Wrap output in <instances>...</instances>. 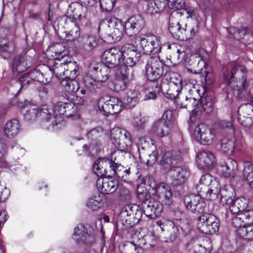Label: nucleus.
<instances>
[{
	"label": "nucleus",
	"mask_w": 253,
	"mask_h": 253,
	"mask_svg": "<svg viewBox=\"0 0 253 253\" xmlns=\"http://www.w3.org/2000/svg\"><path fill=\"white\" fill-rule=\"evenodd\" d=\"M144 26V20L138 15L131 17L125 23L118 19H112L109 27L113 32L106 34L104 38L108 42H115L121 40L124 33L129 37L137 35Z\"/></svg>",
	"instance_id": "f257e3e1"
},
{
	"label": "nucleus",
	"mask_w": 253,
	"mask_h": 253,
	"mask_svg": "<svg viewBox=\"0 0 253 253\" xmlns=\"http://www.w3.org/2000/svg\"><path fill=\"white\" fill-rule=\"evenodd\" d=\"M247 71L244 66L236 62H231L223 68V76L227 84L237 92V94L242 97V93L247 84Z\"/></svg>",
	"instance_id": "f03ea898"
},
{
	"label": "nucleus",
	"mask_w": 253,
	"mask_h": 253,
	"mask_svg": "<svg viewBox=\"0 0 253 253\" xmlns=\"http://www.w3.org/2000/svg\"><path fill=\"white\" fill-rule=\"evenodd\" d=\"M54 112L53 108L47 105H43L39 108L33 104H26L22 108V113L24 119L27 121H34L38 115L41 116L42 127L50 129L57 124V120L52 114Z\"/></svg>",
	"instance_id": "7ed1b4c3"
},
{
	"label": "nucleus",
	"mask_w": 253,
	"mask_h": 253,
	"mask_svg": "<svg viewBox=\"0 0 253 253\" xmlns=\"http://www.w3.org/2000/svg\"><path fill=\"white\" fill-rule=\"evenodd\" d=\"M179 15L176 13L170 16L169 29L171 35L179 40H185L192 38L198 30V25L196 21H194V27H190L187 24L185 27H182L178 20Z\"/></svg>",
	"instance_id": "20e7f679"
},
{
	"label": "nucleus",
	"mask_w": 253,
	"mask_h": 253,
	"mask_svg": "<svg viewBox=\"0 0 253 253\" xmlns=\"http://www.w3.org/2000/svg\"><path fill=\"white\" fill-rule=\"evenodd\" d=\"M85 135L88 145L85 144L83 146V151L92 154L99 152L106 137V132L103 128L99 126L91 128L87 131Z\"/></svg>",
	"instance_id": "39448f33"
},
{
	"label": "nucleus",
	"mask_w": 253,
	"mask_h": 253,
	"mask_svg": "<svg viewBox=\"0 0 253 253\" xmlns=\"http://www.w3.org/2000/svg\"><path fill=\"white\" fill-rule=\"evenodd\" d=\"M134 42L140 48L144 54L157 53L161 51V46L158 37L151 33L136 36Z\"/></svg>",
	"instance_id": "423d86ee"
},
{
	"label": "nucleus",
	"mask_w": 253,
	"mask_h": 253,
	"mask_svg": "<svg viewBox=\"0 0 253 253\" xmlns=\"http://www.w3.org/2000/svg\"><path fill=\"white\" fill-rule=\"evenodd\" d=\"M169 67L157 56L151 57L145 66V76L147 80L154 82L164 77Z\"/></svg>",
	"instance_id": "0eeeda50"
},
{
	"label": "nucleus",
	"mask_w": 253,
	"mask_h": 253,
	"mask_svg": "<svg viewBox=\"0 0 253 253\" xmlns=\"http://www.w3.org/2000/svg\"><path fill=\"white\" fill-rule=\"evenodd\" d=\"M197 220V228L203 233L213 234L219 229V220L213 214L204 212Z\"/></svg>",
	"instance_id": "6e6552de"
},
{
	"label": "nucleus",
	"mask_w": 253,
	"mask_h": 253,
	"mask_svg": "<svg viewBox=\"0 0 253 253\" xmlns=\"http://www.w3.org/2000/svg\"><path fill=\"white\" fill-rule=\"evenodd\" d=\"M73 238L78 243L89 245L95 241L94 231L89 225L79 224L74 229Z\"/></svg>",
	"instance_id": "1a4fd4ad"
},
{
	"label": "nucleus",
	"mask_w": 253,
	"mask_h": 253,
	"mask_svg": "<svg viewBox=\"0 0 253 253\" xmlns=\"http://www.w3.org/2000/svg\"><path fill=\"white\" fill-rule=\"evenodd\" d=\"M109 68L103 67L96 74V80L90 76H86L84 80L85 86L91 91H95L98 88H101L103 83L106 81L109 78L110 72Z\"/></svg>",
	"instance_id": "9d476101"
},
{
	"label": "nucleus",
	"mask_w": 253,
	"mask_h": 253,
	"mask_svg": "<svg viewBox=\"0 0 253 253\" xmlns=\"http://www.w3.org/2000/svg\"><path fill=\"white\" fill-rule=\"evenodd\" d=\"M193 135L203 145L211 144L215 136L214 130L204 124H200L195 127Z\"/></svg>",
	"instance_id": "9b49d317"
},
{
	"label": "nucleus",
	"mask_w": 253,
	"mask_h": 253,
	"mask_svg": "<svg viewBox=\"0 0 253 253\" xmlns=\"http://www.w3.org/2000/svg\"><path fill=\"white\" fill-rule=\"evenodd\" d=\"M122 102L116 97L104 96L98 102L99 110L107 114H116L120 112L122 108Z\"/></svg>",
	"instance_id": "f8f14e48"
},
{
	"label": "nucleus",
	"mask_w": 253,
	"mask_h": 253,
	"mask_svg": "<svg viewBox=\"0 0 253 253\" xmlns=\"http://www.w3.org/2000/svg\"><path fill=\"white\" fill-rule=\"evenodd\" d=\"M138 197L141 199L144 197L147 198L149 197V196H144V193H140L138 194ZM142 206L144 214L146 216L150 218H153L158 216L163 210L162 206L160 202L153 198H150V199L146 198L143 201Z\"/></svg>",
	"instance_id": "ddd939ff"
},
{
	"label": "nucleus",
	"mask_w": 253,
	"mask_h": 253,
	"mask_svg": "<svg viewBox=\"0 0 253 253\" xmlns=\"http://www.w3.org/2000/svg\"><path fill=\"white\" fill-rule=\"evenodd\" d=\"M184 203L188 210L195 214H203L206 208L204 200L197 195L191 194L185 196Z\"/></svg>",
	"instance_id": "4468645a"
},
{
	"label": "nucleus",
	"mask_w": 253,
	"mask_h": 253,
	"mask_svg": "<svg viewBox=\"0 0 253 253\" xmlns=\"http://www.w3.org/2000/svg\"><path fill=\"white\" fill-rule=\"evenodd\" d=\"M172 113L170 111H166L161 119L153 125L152 131L157 136L163 137L168 135L170 131V125L169 117L170 118Z\"/></svg>",
	"instance_id": "2eb2a0df"
},
{
	"label": "nucleus",
	"mask_w": 253,
	"mask_h": 253,
	"mask_svg": "<svg viewBox=\"0 0 253 253\" xmlns=\"http://www.w3.org/2000/svg\"><path fill=\"white\" fill-rule=\"evenodd\" d=\"M156 224L161 228L167 242L173 241L178 237V227L171 220H159L157 221Z\"/></svg>",
	"instance_id": "dca6fc26"
},
{
	"label": "nucleus",
	"mask_w": 253,
	"mask_h": 253,
	"mask_svg": "<svg viewBox=\"0 0 253 253\" xmlns=\"http://www.w3.org/2000/svg\"><path fill=\"white\" fill-rule=\"evenodd\" d=\"M238 121L243 126L249 127L253 124V104L241 105L238 111Z\"/></svg>",
	"instance_id": "f3484780"
},
{
	"label": "nucleus",
	"mask_w": 253,
	"mask_h": 253,
	"mask_svg": "<svg viewBox=\"0 0 253 253\" xmlns=\"http://www.w3.org/2000/svg\"><path fill=\"white\" fill-rule=\"evenodd\" d=\"M63 29L65 34V39L67 41H75L80 36V28L71 16L66 18Z\"/></svg>",
	"instance_id": "a211bd4d"
},
{
	"label": "nucleus",
	"mask_w": 253,
	"mask_h": 253,
	"mask_svg": "<svg viewBox=\"0 0 253 253\" xmlns=\"http://www.w3.org/2000/svg\"><path fill=\"white\" fill-rule=\"evenodd\" d=\"M102 63L108 68H114L121 64L120 49L116 47L106 50L102 55Z\"/></svg>",
	"instance_id": "6ab92c4d"
},
{
	"label": "nucleus",
	"mask_w": 253,
	"mask_h": 253,
	"mask_svg": "<svg viewBox=\"0 0 253 253\" xmlns=\"http://www.w3.org/2000/svg\"><path fill=\"white\" fill-rule=\"evenodd\" d=\"M196 189L199 195L205 196L210 200L217 199L219 193V187L217 182L214 181L211 185H206L199 181Z\"/></svg>",
	"instance_id": "aec40b11"
},
{
	"label": "nucleus",
	"mask_w": 253,
	"mask_h": 253,
	"mask_svg": "<svg viewBox=\"0 0 253 253\" xmlns=\"http://www.w3.org/2000/svg\"><path fill=\"white\" fill-rule=\"evenodd\" d=\"M49 107H51L54 111V112L52 114L55 116L57 120V124L55 126L57 125L58 122L60 121L57 112L60 115L64 116L66 117H70L76 113L77 109V106L71 102H59L55 105V109L52 106Z\"/></svg>",
	"instance_id": "412c9836"
},
{
	"label": "nucleus",
	"mask_w": 253,
	"mask_h": 253,
	"mask_svg": "<svg viewBox=\"0 0 253 253\" xmlns=\"http://www.w3.org/2000/svg\"><path fill=\"white\" fill-rule=\"evenodd\" d=\"M156 197L161 202L167 206H170L173 202L172 193L170 187L165 183H161L155 186L154 189Z\"/></svg>",
	"instance_id": "4be33fe9"
},
{
	"label": "nucleus",
	"mask_w": 253,
	"mask_h": 253,
	"mask_svg": "<svg viewBox=\"0 0 253 253\" xmlns=\"http://www.w3.org/2000/svg\"><path fill=\"white\" fill-rule=\"evenodd\" d=\"M99 42V38L91 33L83 34L79 41V46L82 49L90 51L96 48Z\"/></svg>",
	"instance_id": "5701e85b"
},
{
	"label": "nucleus",
	"mask_w": 253,
	"mask_h": 253,
	"mask_svg": "<svg viewBox=\"0 0 253 253\" xmlns=\"http://www.w3.org/2000/svg\"><path fill=\"white\" fill-rule=\"evenodd\" d=\"M181 161V157L180 155L168 151L162 156L160 163L163 169L168 172L169 170L175 168Z\"/></svg>",
	"instance_id": "b1692460"
},
{
	"label": "nucleus",
	"mask_w": 253,
	"mask_h": 253,
	"mask_svg": "<svg viewBox=\"0 0 253 253\" xmlns=\"http://www.w3.org/2000/svg\"><path fill=\"white\" fill-rule=\"evenodd\" d=\"M96 186L101 193L108 194L113 193L116 190L118 183L110 177H101L97 179Z\"/></svg>",
	"instance_id": "393cba45"
},
{
	"label": "nucleus",
	"mask_w": 253,
	"mask_h": 253,
	"mask_svg": "<svg viewBox=\"0 0 253 253\" xmlns=\"http://www.w3.org/2000/svg\"><path fill=\"white\" fill-rule=\"evenodd\" d=\"M215 162L214 155L209 151H202L197 156L196 163L198 168L201 169L211 168Z\"/></svg>",
	"instance_id": "a878e982"
},
{
	"label": "nucleus",
	"mask_w": 253,
	"mask_h": 253,
	"mask_svg": "<svg viewBox=\"0 0 253 253\" xmlns=\"http://www.w3.org/2000/svg\"><path fill=\"white\" fill-rule=\"evenodd\" d=\"M170 176L173 185H178L184 183L188 175V171L185 169L177 165L168 172Z\"/></svg>",
	"instance_id": "bb28decb"
},
{
	"label": "nucleus",
	"mask_w": 253,
	"mask_h": 253,
	"mask_svg": "<svg viewBox=\"0 0 253 253\" xmlns=\"http://www.w3.org/2000/svg\"><path fill=\"white\" fill-rule=\"evenodd\" d=\"M113 160L103 157L98 158L94 163L93 169L94 173L98 176H102L107 174V169H110Z\"/></svg>",
	"instance_id": "cd10ccee"
},
{
	"label": "nucleus",
	"mask_w": 253,
	"mask_h": 253,
	"mask_svg": "<svg viewBox=\"0 0 253 253\" xmlns=\"http://www.w3.org/2000/svg\"><path fill=\"white\" fill-rule=\"evenodd\" d=\"M222 174L225 177L233 178L235 177L238 169V165L236 161L232 159H228L221 165Z\"/></svg>",
	"instance_id": "c85d7f7f"
},
{
	"label": "nucleus",
	"mask_w": 253,
	"mask_h": 253,
	"mask_svg": "<svg viewBox=\"0 0 253 253\" xmlns=\"http://www.w3.org/2000/svg\"><path fill=\"white\" fill-rule=\"evenodd\" d=\"M68 11L72 12L70 16L74 20L76 19L82 21L86 19V8L78 3H72Z\"/></svg>",
	"instance_id": "c756f323"
},
{
	"label": "nucleus",
	"mask_w": 253,
	"mask_h": 253,
	"mask_svg": "<svg viewBox=\"0 0 253 253\" xmlns=\"http://www.w3.org/2000/svg\"><path fill=\"white\" fill-rule=\"evenodd\" d=\"M182 87L175 85L167 84L163 83L161 85V90L163 94L167 98L173 100L176 99L181 91Z\"/></svg>",
	"instance_id": "7c9ffc66"
},
{
	"label": "nucleus",
	"mask_w": 253,
	"mask_h": 253,
	"mask_svg": "<svg viewBox=\"0 0 253 253\" xmlns=\"http://www.w3.org/2000/svg\"><path fill=\"white\" fill-rule=\"evenodd\" d=\"M121 57L134 56L136 60L139 61L141 53L138 51L136 46L133 44L126 43L120 49Z\"/></svg>",
	"instance_id": "2f4dec72"
},
{
	"label": "nucleus",
	"mask_w": 253,
	"mask_h": 253,
	"mask_svg": "<svg viewBox=\"0 0 253 253\" xmlns=\"http://www.w3.org/2000/svg\"><path fill=\"white\" fill-rule=\"evenodd\" d=\"M140 98V94L138 91L129 90L127 92L124 98V104L127 108H133L138 104Z\"/></svg>",
	"instance_id": "473e14b6"
},
{
	"label": "nucleus",
	"mask_w": 253,
	"mask_h": 253,
	"mask_svg": "<svg viewBox=\"0 0 253 253\" xmlns=\"http://www.w3.org/2000/svg\"><path fill=\"white\" fill-rule=\"evenodd\" d=\"M20 130L19 121L15 119L9 120L6 123L4 127V132L8 137L15 136Z\"/></svg>",
	"instance_id": "72a5a7b5"
},
{
	"label": "nucleus",
	"mask_w": 253,
	"mask_h": 253,
	"mask_svg": "<svg viewBox=\"0 0 253 253\" xmlns=\"http://www.w3.org/2000/svg\"><path fill=\"white\" fill-rule=\"evenodd\" d=\"M61 84L64 90L70 94L76 92L79 89L78 82L71 77H66L61 81Z\"/></svg>",
	"instance_id": "f704fd0d"
},
{
	"label": "nucleus",
	"mask_w": 253,
	"mask_h": 253,
	"mask_svg": "<svg viewBox=\"0 0 253 253\" xmlns=\"http://www.w3.org/2000/svg\"><path fill=\"white\" fill-rule=\"evenodd\" d=\"M27 59L24 57H16L12 62L11 68L13 72L21 73L30 67L31 63H28Z\"/></svg>",
	"instance_id": "c9c22d12"
},
{
	"label": "nucleus",
	"mask_w": 253,
	"mask_h": 253,
	"mask_svg": "<svg viewBox=\"0 0 253 253\" xmlns=\"http://www.w3.org/2000/svg\"><path fill=\"white\" fill-rule=\"evenodd\" d=\"M165 7V2L162 0H149L147 2L146 11L153 14L162 10Z\"/></svg>",
	"instance_id": "e433bc0d"
},
{
	"label": "nucleus",
	"mask_w": 253,
	"mask_h": 253,
	"mask_svg": "<svg viewBox=\"0 0 253 253\" xmlns=\"http://www.w3.org/2000/svg\"><path fill=\"white\" fill-rule=\"evenodd\" d=\"M86 206L92 211H97L103 206V197L101 194L95 195L89 198L86 202Z\"/></svg>",
	"instance_id": "4c0bfd02"
},
{
	"label": "nucleus",
	"mask_w": 253,
	"mask_h": 253,
	"mask_svg": "<svg viewBox=\"0 0 253 253\" xmlns=\"http://www.w3.org/2000/svg\"><path fill=\"white\" fill-rule=\"evenodd\" d=\"M218 127L220 132L223 135L227 134L229 136H233L235 129L231 122L226 120L219 121Z\"/></svg>",
	"instance_id": "58836bf2"
},
{
	"label": "nucleus",
	"mask_w": 253,
	"mask_h": 253,
	"mask_svg": "<svg viewBox=\"0 0 253 253\" xmlns=\"http://www.w3.org/2000/svg\"><path fill=\"white\" fill-rule=\"evenodd\" d=\"M164 79L168 82L166 84L175 85L182 88V81L181 76L176 73L169 71L164 75Z\"/></svg>",
	"instance_id": "ea45409f"
},
{
	"label": "nucleus",
	"mask_w": 253,
	"mask_h": 253,
	"mask_svg": "<svg viewBox=\"0 0 253 253\" xmlns=\"http://www.w3.org/2000/svg\"><path fill=\"white\" fill-rule=\"evenodd\" d=\"M230 137V138L224 137L220 141L221 150L227 154H232L235 148L233 136Z\"/></svg>",
	"instance_id": "a19ab883"
},
{
	"label": "nucleus",
	"mask_w": 253,
	"mask_h": 253,
	"mask_svg": "<svg viewBox=\"0 0 253 253\" xmlns=\"http://www.w3.org/2000/svg\"><path fill=\"white\" fill-rule=\"evenodd\" d=\"M243 176L253 188V164L248 161L244 163Z\"/></svg>",
	"instance_id": "79ce46f5"
},
{
	"label": "nucleus",
	"mask_w": 253,
	"mask_h": 253,
	"mask_svg": "<svg viewBox=\"0 0 253 253\" xmlns=\"http://www.w3.org/2000/svg\"><path fill=\"white\" fill-rule=\"evenodd\" d=\"M205 64L204 61L199 54L192 55L189 60V65L197 71L201 70L202 68L205 66Z\"/></svg>",
	"instance_id": "37998d69"
},
{
	"label": "nucleus",
	"mask_w": 253,
	"mask_h": 253,
	"mask_svg": "<svg viewBox=\"0 0 253 253\" xmlns=\"http://www.w3.org/2000/svg\"><path fill=\"white\" fill-rule=\"evenodd\" d=\"M234 195L232 191L222 189L220 193V197H218L217 199H219L220 202L222 204L229 205L234 200H233Z\"/></svg>",
	"instance_id": "c03bdc74"
},
{
	"label": "nucleus",
	"mask_w": 253,
	"mask_h": 253,
	"mask_svg": "<svg viewBox=\"0 0 253 253\" xmlns=\"http://www.w3.org/2000/svg\"><path fill=\"white\" fill-rule=\"evenodd\" d=\"M122 130L120 128H113L111 129L110 132V138L115 145L119 148H122L121 143V137L122 136Z\"/></svg>",
	"instance_id": "a18cd8bd"
},
{
	"label": "nucleus",
	"mask_w": 253,
	"mask_h": 253,
	"mask_svg": "<svg viewBox=\"0 0 253 253\" xmlns=\"http://www.w3.org/2000/svg\"><path fill=\"white\" fill-rule=\"evenodd\" d=\"M66 76L72 78L77 76L78 67L75 61H66Z\"/></svg>",
	"instance_id": "49530a36"
},
{
	"label": "nucleus",
	"mask_w": 253,
	"mask_h": 253,
	"mask_svg": "<svg viewBox=\"0 0 253 253\" xmlns=\"http://www.w3.org/2000/svg\"><path fill=\"white\" fill-rule=\"evenodd\" d=\"M169 9L177 10L183 9L185 6L184 0H162Z\"/></svg>",
	"instance_id": "de8ad7c7"
},
{
	"label": "nucleus",
	"mask_w": 253,
	"mask_h": 253,
	"mask_svg": "<svg viewBox=\"0 0 253 253\" xmlns=\"http://www.w3.org/2000/svg\"><path fill=\"white\" fill-rule=\"evenodd\" d=\"M201 104L203 110L207 114L211 113L214 109L213 104L210 97L201 98Z\"/></svg>",
	"instance_id": "09e8293b"
},
{
	"label": "nucleus",
	"mask_w": 253,
	"mask_h": 253,
	"mask_svg": "<svg viewBox=\"0 0 253 253\" xmlns=\"http://www.w3.org/2000/svg\"><path fill=\"white\" fill-rule=\"evenodd\" d=\"M125 167L120 164L116 163L113 161L111 165H110V169L113 171V174L122 178L123 177V172Z\"/></svg>",
	"instance_id": "8fccbe9b"
},
{
	"label": "nucleus",
	"mask_w": 253,
	"mask_h": 253,
	"mask_svg": "<svg viewBox=\"0 0 253 253\" xmlns=\"http://www.w3.org/2000/svg\"><path fill=\"white\" fill-rule=\"evenodd\" d=\"M54 73L59 77L62 75H66V63L65 62H54L53 67Z\"/></svg>",
	"instance_id": "3c124183"
},
{
	"label": "nucleus",
	"mask_w": 253,
	"mask_h": 253,
	"mask_svg": "<svg viewBox=\"0 0 253 253\" xmlns=\"http://www.w3.org/2000/svg\"><path fill=\"white\" fill-rule=\"evenodd\" d=\"M126 253H140L143 251L142 248L134 243V241L127 243L125 246Z\"/></svg>",
	"instance_id": "603ef678"
},
{
	"label": "nucleus",
	"mask_w": 253,
	"mask_h": 253,
	"mask_svg": "<svg viewBox=\"0 0 253 253\" xmlns=\"http://www.w3.org/2000/svg\"><path fill=\"white\" fill-rule=\"evenodd\" d=\"M197 103L198 102L195 98L186 97L185 101L180 103V106L193 110L195 109Z\"/></svg>",
	"instance_id": "864d4df0"
},
{
	"label": "nucleus",
	"mask_w": 253,
	"mask_h": 253,
	"mask_svg": "<svg viewBox=\"0 0 253 253\" xmlns=\"http://www.w3.org/2000/svg\"><path fill=\"white\" fill-rule=\"evenodd\" d=\"M232 223L233 226L237 228L236 232L238 234V231L242 227H245L246 226V223H245L243 218L241 216L240 213L238 214L235 217L232 218Z\"/></svg>",
	"instance_id": "5fc2aeb1"
},
{
	"label": "nucleus",
	"mask_w": 253,
	"mask_h": 253,
	"mask_svg": "<svg viewBox=\"0 0 253 253\" xmlns=\"http://www.w3.org/2000/svg\"><path fill=\"white\" fill-rule=\"evenodd\" d=\"M240 213L246 224L253 223V209H247Z\"/></svg>",
	"instance_id": "6e6d98bb"
},
{
	"label": "nucleus",
	"mask_w": 253,
	"mask_h": 253,
	"mask_svg": "<svg viewBox=\"0 0 253 253\" xmlns=\"http://www.w3.org/2000/svg\"><path fill=\"white\" fill-rule=\"evenodd\" d=\"M236 206H237L241 211L243 212L245 210L248 209L249 205V201L244 197H240L237 198L234 200Z\"/></svg>",
	"instance_id": "4d7b16f0"
},
{
	"label": "nucleus",
	"mask_w": 253,
	"mask_h": 253,
	"mask_svg": "<svg viewBox=\"0 0 253 253\" xmlns=\"http://www.w3.org/2000/svg\"><path fill=\"white\" fill-rule=\"evenodd\" d=\"M127 81L118 78L116 79L114 82V90L118 92L124 90L126 87Z\"/></svg>",
	"instance_id": "13d9d810"
},
{
	"label": "nucleus",
	"mask_w": 253,
	"mask_h": 253,
	"mask_svg": "<svg viewBox=\"0 0 253 253\" xmlns=\"http://www.w3.org/2000/svg\"><path fill=\"white\" fill-rule=\"evenodd\" d=\"M134 206L132 205H126L122 209L120 215L122 218H125L126 216H130L133 214L134 212Z\"/></svg>",
	"instance_id": "bf43d9fd"
},
{
	"label": "nucleus",
	"mask_w": 253,
	"mask_h": 253,
	"mask_svg": "<svg viewBox=\"0 0 253 253\" xmlns=\"http://www.w3.org/2000/svg\"><path fill=\"white\" fill-rule=\"evenodd\" d=\"M122 63L119 65L126 66L128 68V67H132L135 65L136 62L138 61L135 60L134 56L121 57Z\"/></svg>",
	"instance_id": "052dcab7"
},
{
	"label": "nucleus",
	"mask_w": 253,
	"mask_h": 253,
	"mask_svg": "<svg viewBox=\"0 0 253 253\" xmlns=\"http://www.w3.org/2000/svg\"><path fill=\"white\" fill-rule=\"evenodd\" d=\"M116 0H100V5L101 8L107 11L111 10L114 5Z\"/></svg>",
	"instance_id": "680f3d73"
},
{
	"label": "nucleus",
	"mask_w": 253,
	"mask_h": 253,
	"mask_svg": "<svg viewBox=\"0 0 253 253\" xmlns=\"http://www.w3.org/2000/svg\"><path fill=\"white\" fill-rule=\"evenodd\" d=\"M19 83L21 85L20 90L26 88L28 85L34 83L27 75L20 77L19 79Z\"/></svg>",
	"instance_id": "e2e57ef3"
},
{
	"label": "nucleus",
	"mask_w": 253,
	"mask_h": 253,
	"mask_svg": "<svg viewBox=\"0 0 253 253\" xmlns=\"http://www.w3.org/2000/svg\"><path fill=\"white\" fill-rule=\"evenodd\" d=\"M34 83L35 81L41 82L42 79V74L38 70H35L27 75Z\"/></svg>",
	"instance_id": "0e129e2a"
},
{
	"label": "nucleus",
	"mask_w": 253,
	"mask_h": 253,
	"mask_svg": "<svg viewBox=\"0 0 253 253\" xmlns=\"http://www.w3.org/2000/svg\"><path fill=\"white\" fill-rule=\"evenodd\" d=\"M172 50L173 53L172 54L171 57L173 59H177V61H181L183 58L185 53L183 52H181L175 45L172 46Z\"/></svg>",
	"instance_id": "69168bd1"
},
{
	"label": "nucleus",
	"mask_w": 253,
	"mask_h": 253,
	"mask_svg": "<svg viewBox=\"0 0 253 253\" xmlns=\"http://www.w3.org/2000/svg\"><path fill=\"white\" fill-rule=\"evenodd\" d=\"M119 65L120 74H118V78L127 81L128 68H126V66Z\"/></svg>",
	"instance_id": "338daca9"
},
{
	"label": "nucleus",
	"mask_w": 253,
	"mask_h": 253,
	"mask_svg": "<svg viewBox=\"0 0 253 253\" xmlns=\"http://www.w3.org/2000/svg\"><path fill=\"white\" fill-rule=\"evenodd\" d=\"M193 251L194 253H207L209 252L206 248L198 244L195 245L193 246Z\"/></svg>",
	"instance_id": "774afa93"
}]
</instances>
